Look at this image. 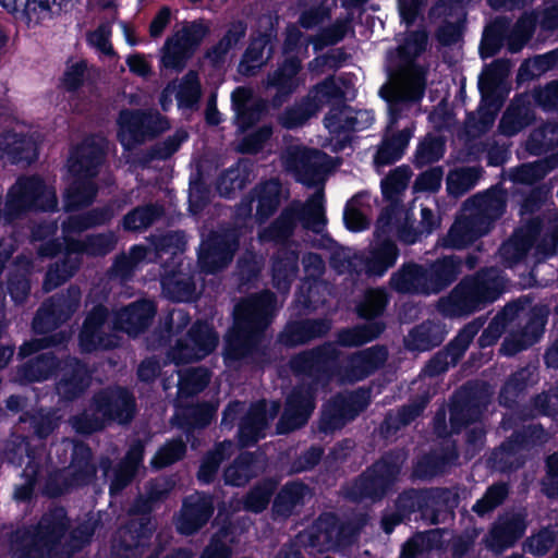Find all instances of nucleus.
<instances>
[{
	"label": "nucleus",
	"instance_id": "nucleus-57",
	"mask_svg": "<svg viewBox=\"0 0 558 558\" xmlns=\"http://www.w3.org/2000/svg\"><path fill=\"white\" fill-rule=\"evenodd\" d=\"M194 52L179 38V33L168 37L165 41L161 64L166 69L182 72Z\"/></svg>",
	"mask_w": 558,
	"mask_h": 558
},
{
	"label": "nucleus",
	"instance_id": "nucleus-47",
	"mask_svg": "<svg viewBox=\"0 0 558 558\" xmlns=\"http://www.w3.org/2000/svg\"><path fill=\"white\" fill-rule=\"evenodd\" d=\"M386 329L384 322H366L353 327L342 328L337 332V347L355 348L377 339Z\"/></svg>",
	"mask_w": 558,
	"mask_h": 558
},
{
	"label": "nucleus",
	"instance_id": "nucleus-50",
	"mask_svg": "<svg viewBox=\"0 0 558 558\" xmlns=\"http://www.w3.org/2000/svg\"><path fill=\"white\" fill-rule=\"evenodd\" d=\"M418 512L421 518L426 521L427 501L426 488H408L399 494L396 500V512L393 519L396 523H401L410 519L413 513Z\"/></svg>",
	"mask_w": 558,
	"mask_h": 558
},
{
	"label": "nucleus",
	"instance_id": "nucleus-4",
	"mask_svg": "<svg viewBox=\"0 0 558 558\" xmlns=\"http://www.w3.org/2000/svg\"><path fill=\"white\" fill-rule=\"evenodd\" d=\"M323 201V193L317 192L305 205L287 206L264 230L262 238L275 243H286L294 234L299 222L305 230L320 233L327 225Z\"/></svg>",
	"mask_w": 558,
	"mask_h": 558
},
{
	"label": "nucleus",
	"instance_id": "nucleus-31",
	"mask_svg": "<svg viewBox=\"0 0 558 558\" xmlns=\"http://www.w3.org/2000/svg\"><path fill=\"white\" fill-rule=\"evenodd\" d=\"M429 295L439 294L454 283L461 275L458 255H444L426 266Z\"/></svg>",
	"mask_w": 558,
	"mask_h": 558
},
{
	"label": "nucleus",
	"instance_id": "nucleus-60",
	"mask_svg": "<svg viewBox=\"0 0 558 558\" xmlns=\"http://www.w3.org/2000/svg\"><path fill=\"white\" fill-rule=\"evenodd\" d=\"M446 153V142L438 135H426L416 146L413 165L416 169L439 161Z\"/></svg>",
	"mask_w": 558,
	"mask_h": 558
},
{
	"label": "nucleus",
	"instance_id": "nucleus-10",
	"mask_svg": "<svg viewBox=\"0 0 558 558\" xmlns=\"http://www.w3.org/2000/svg\"><path fill=\"white\" fill-rule=\"evenodd\" d=\"M501 293L497 281L483 271L464 277L453 289L450 301L458 314L470 315L495 302Z\"/></svg>",
	"mask_w": 558,
	"mask_h": 558
},
{
	"label": "nucleus",
	"instance_id": "nucleus-30",
	"mask_svg": "<svg viewBox=\"0 0 558 558\" xmlns=\"http://www.w3.org/2000/svg\"><path fill=\"white\" fill-rule=\"evenodd\" d=\"M526 527L524 513L514 512L501 518L489 531V546L499 551L513 547L522 538Z\"/></svg>",
	"mask_w": 558,
	"mask_h": 558
},
{
	"label": "nucleus",
	"instance_id": "nucleus-2",
	"mask_svg": "<svg viewBox=\"0 0 558 558\" xmlns=\"http://www.w3.org/2000/svg\"><path fill=\"white\" fill-rule=\"evenodd\" d=\"M70 519L63 507L45 512L36 524L17 530L12 541L15 558H65L62 542Z\"/></svg>",
	"mask_w": 558,
	"mask_h": 558
},
{
	"label": "nucleus",
	"instance_id": "nucleus-25",
	"mask_svg": "<svg viewBox=\"0 0 558 558\" xmlns=\"http://www.w3.org/2000/svg\"><path fill=\"white\" fill-rule=\"evenodd\" d=\"M507 191L500 183H497L482 193L473 195L468 202L475 209L473 213L476 217L486 222L490 230L499 220L507 209Z\"/></svg>",
	"mask_w": 558,
	"mask_h": 558
},
{
	"label": "nucleus",
	"instance_id": "nucleus-29",
	"mask_svg": "<svg viewBox=\"0 0 558 558\" xmlns=\"http://www.w3.org/2000/svg\"><path fill=\"white\" fill-rule=\"evenodd\" d=\"M485 223L474 214L458 219L450 227L446 236H444L441 245L445 248H465L490 231Z\"/></svg>",
	"mask_w": 558,
	"mask_h": 558
},
{
	"label": "nucleus",
	"instance_id": "nucleus-21",
	"mask_svg": "<svg viewBox=\"0 0 558 558\" xmlns=\"http://www.w3.org/2000/svg\"><path fill=\"white\" fill-rule=\"evenodd\" d=\"M301 70V59L298 56H289L278 63L274 72L268 74L267 84L276 90L269 101L272 109L281 108L298 90L302 84L299 76Z\"/></svg>",
	"mask_w": 558,
	"mask_h": 558
},
{
	"label": "nucleus",
	"instance_id": "nucleus-17",
	"mask_svg": "<svg viewBox=\"0 0 558 558\" xmlns=\"http://www.w3.org/2000/svg\"><path fill=\"white\" fill-rule=\"evenodd\" d=\"M54 377L57 395L68 402L80 399L92 384V371L88 364L70 354L62 357Z\"/></svg>",
	"mask_w": 558,
	"mask_h": 558
},
{
	"label": "nucleus",
	"instance_id": "nucleus-24",
	"mask_svg": "<svg viewBox=\"0 0 558 558\" xmlns=\"http://www.w3.org/2000/svg\"><path fill=\"white\" fill-rule=\"evenodd\" d=\"M218 407L214 403L202 401L186 404L173 417V424L182 430L187 441L195 439L196 430H204L216 418Z\"/></svg>",
	"mask_w": 558,
	"mask_h": 558
},
{
	"label": "nucleus",
	"instance_id": "nucleus-7",
	"mask_svg": "<svg viewBox=\"0 0 558 558\" xmlns=\"http://www.w3.org/2000/svg\"><path fill=\"white\" fill-rule=\"evenodd\" d=\"M340 350L331 341H325L314 348L293 354L288 366L296 377L311 379L315 387L329 384L339 373Z\"/></svg>",
	"mask_w": 558,
	"mask_h": 558
},
{
	"label": "nucleus",
	"instance_id": "nucleus-48",
	"mask_svg": "<svg viewBox=\"0 0 558 558\" xmlns=\"http://www.w3.org/2000/svg\"><path fill=\"white\" fill-rule=\"evenodd\" d=\"M457 458L454 451L432 450L420 457L413 464L412 476L417 480H429L442 474L447 466Z\"/></svg>",
	"mask_w": 558,
	"mask_h": 558
},
{
	"label": "nucleus",
	"instance_id": "nucleus-19",
	"mask_svg": "<svg viewBox=\"0 0 558 558\" xmlns=\"http://www.w3.org/2000/svg\"><path fill=\"white\" fill-rule=\"evenodd\" d=\"M157 305L153 300L142 298L119 308L112 320V328L136 338L144 333L153 324Z\"/></svg>",
	"mask_w": 558,
	"mask_h": 558
},
{
	"label": "nucleus",
	"instance_id": "nucleus-26",
	"mask_svg": "<svg viewBox=\"0 0 558 558\" xmlns=\"http://www.w3.org/2000/svg\"><path fill=\"white\" fill-rule=\"evenodd\" d=\"M13 187L34 211L58 210L57 195L54 191L47 187L41 177L35 174L20 178Z\"/></svg>",
	"mask_w": 558,
	"mask_h": 558
},
{
	"label": "nucleus",
	"instance_id": "nucleus-45",
	"mask_svg": "<svg viewBox=\"0 0 558 558\" xmlns=\"http://www.w3.org/2000/svg\"><path fill=\"white\" fill-rule=\"evenodd\" d=\"M326 153L317 148H304L295 157V172L298 181L306 186H314L325 172L324 160Z\"/></svg>",
	"mask_w": 558,
	"mask_h": 558
},
{
	"label": "nucleus",
	"instance_id": "nucleus-49",
	"mask_svg": "<svg viewBox=\"0 0 558 558\" xmlns=\"http://www.w3.org/2000/svg\"><path fill=\"white\" fill-rule=\"evenodd\" d=\"M256 456L251 451L240 452L235 459L223 470L226 485L233 487L245 486L256 476Z\"/></svg>",
	"mask_w": 558,
	"mask_h": 558
},
{
	"label": "nucleus",
	"instance_id": "nucleus-64",
	"mask_svg": "<svg viewBox=\"0 0 558 558\" xmlns=\"http://www.w3.org/2000/svg\"><path fill=\"white\" fill-rule=\"evenodd\" d=\"M202 97V84L198 74L190 70L181 80L175 94L179 108L195 109Z\"/></svg>",
	"mask_w": 558,
	"mask_h": 558
},
{
	"label": "nucleus",
	"instance_id": "nucleus-46",
	"mask_svg": "<svg viewBox=\"0 0 558 558\" xmlns=\"http://www.w3.org/2000/svg\"><path fill=\"white\" fill-rule=\"evenodd\" d=\"M411 137L412 131L410 129H403L390 136H384L374 154L375 166L386 167L399 161L403 157Z\"/></svg>",
	"mask_w": 558,
	"mask_h": 558
},
{
	"label": "nucleus",
	"instance_id": "nucleus-51",
	"mask_svg": "<svg viewBox=\"0 0 558 558\" xmlns=\"http://www.w3.org/2000/svg\"><path fill=\"white\" fill-rule=\"evenodd\" d=\"M2 151L14 165L32 163L37 159V148L33 138L25 134L9 133L3 136Z\"/></svg>",
	"mask_w": 558,
	"mask_h": 558
},
{
	"label": "nucleus",
	"instance_id": "nucleus-13",
	"mask_svg": "<svg viewBox=\"0 0 558 558\" xmlns=\"http://www.w3.org/2000/svg\"><path fill=\"white\" fill-rule=\"evenodd\" d=\"M219 338L215 328L206 320L197 319L185 337L177 340L171 355L175 364L201 361L214 352Z\"/></svg>",
	"mask_w": 558,
	"mask_h": 558
},
{
	"label": "nucleus",
	"instance_id": "nucleus-44",
	"mask_svg": "<svg viewBox=\"0 0 558 558\" xmlns=\"http://www.w3.org/2000/svg\"><path fill=\"white\" fill-rule=\"evenodd\" d=\"M104 151L95 144H84L77 146L70 158V172L73 175H82L95 179L98 174L99 167L104 162Z\"/></svg>",
	"mask_w": 558,
	"mask_h": 558
},
{
	"label": "nucleus",
	"instance_id": "nucleus-33",
	"mask_svg": "<svg viewBox=\"0 0 558 558\" xmlns=\"http://www.w3.org/2000/svg\"><path fill=\"white\" fill-rule=\"evenodd\" d=\"M425 81L418 77L412 81L403 90L390 88L387 92L384 87L379 94L388 104V123L396 124L402 117L404 107L409 104L420 102L424 97Z\"/></svg>",
	"mask_w": 558,
	"mask_h": 558
},
{
	"label": "nucleus",
	"instance_id": "nucleus-32",
	"mask_svg": "<svg viewBox=\"0 0 558 558\" xmlns=\"http://www.w3.org/2000/svg\"><path fill=\"white\" fill-rule=\"evenodd\" d=\"M388 357L385 345L376 344L350 355L345 367L352 380H363L379 369Z\"/></svg>",
	"mask_w": 558,
	"mask_h": 558
},
{
	"label": "nucleus",
	"instance_id": "nucleus-38",
	"mask_svg": "<svg viewBox=\"0 0 558 558\" xmlns=\"http://www.w3.org/2000/svg\"><path fill=\"white\" fill-rule=\"evenodd\" d=\"M257 203L255 219L259 223L266 222L275 215L281 203L282 185L279 179L271 178L257 183L251 191Z\"/></svg>",
	"mask_w": 558,
	"mask_h": 558
},
{
	"label": "nucleus",
	"instance_id": "nucleus-20",
	"mask_svg": "<svg viewBox=\"0 0 558 558\" xmlns=\"http://www.w3.org/2000/svg\"><path fill=\"white\" fill-rule=\"evenodd\" d=\"M331 327L332 322L327 317L290 319L278 332L276 342L283 348L294 349L324 338Z\"/></svg>",
	"mask_w": 558,
	"mask_h": 558
},
{
	"label": "nucleus",
	"instance_id": "nucleus-53",
	"mask_svg": "<svg viewBox=\"0 0 558 558\" xmlns=\"http://www.w3.org/2000/svg\"><path fill=\"white\" fill-rule=\"evenodd\" d=\"M163 208L157 204L138 205L126 213L121 221L124 231L146 230L161 218Z\"/></svg>",
	"mask_w": 558,
	"mask_h": 558
},
{
	"label": "nucleus",
	"instance_id": "nucleus-55",
	"mask_svg": "<svg viewBox=\"0 0 558 558\" xmlns=\"http://www.w3.org/2000/svg\"><path fill=\"white\" fill-rule=\"evenodd\" d=\"M278 485L279 482L276 477H265L258 481L244 496V508L253 513L266 510Z\"/></svg>",
	"mask_w": 558,
	"mask_h": 558
},
{
	"label": "nucleus",
	"instance_id": "nucleus-5",
	"mask_svg": "<svg viewBox=\"0 0 558 558\" xmlns=\"http://www.w3.org/2000/svg\"><path fill=\"white\" fill-rule=\"evenodd\" d=\"M157 506L146 495L136 497L129 520L118 530V546L129 558L142 556L156 531L153 512Z\"/></svg>",
	"mask_w": 558,
	"mask_h": 558
},
{
	"label": "nucleus",
	"instance_id": "nucleus-8",
	"mask_svg": "<svg viewBox=\"0 0 558 558\" xmlns=\"http://www.w3.org/2000/svg\"><path fill=\"white\" fill-rule=\"evenodd\" d=\"M118 141L131 150L147 140H153L169 129V121L158 111L122 109L118 119Z\"/></svg>",
	"mask_w": 558,
	"mask_h": 558
},
{
	"label": "nucleus",
	"instance_id": "nucleus-42",
	"mask_svg": "<svg viewBox=\"0 0 558 558\" xmlns=\"http://www.w3.org/2000/svg\"><path fill=\"white\" fill-rule=\"evenodd\" d=\"M73 480L77 481L82 488L90 485L97 477V465L94 462V453L88 444L76 440L73 444L69 466Z\"/></svg>",
	"mask_w": 558,
	"mask_h": 558
},
{
	"label": "nucleus",
	"instance_id": "nucleus-1",
	"mask_svg": "<svg viewBox=\"0 0 558 558\" xmlns=\"http://www.w3.org/2000/svg\"><path fill=\"white\" fill-rule=\"evenodd\" d=\"M277 296L269 290L252 294L233 310V322L223 337L226 365H251L263 368L271 362L266 331L271 325Z\"/></svg>",
	"mask_w": 558,
	"mask_h": 558
},
{
	"label": "nucleus",
	"instance_id": "nucleus-28",
	"mask_svg": "<svg viewBox=\"0 0 558 558\" xmlns=\"http://www.w3.org/2000/svg\"><path fill=\"white\" fill-rule=\"evenodd\" d=\"M62 359L53 352H41L16 366L15 378L23 385L43 383L54 377Z\"/></svg>",
	"mask_w": 558,
	"mask_h": 558
},
{
	"label": "nucleus",
	"instance_id": "nucleus-40",
	"mask_svg": "<svg viewBox=\"0 0 558 558\" xmlns=\"http://www.w3.org/2000/svg\"><path fill=\"white\" fill-rule=\"evenodd\" d=\"M400 251L390 238L377 239L364 259L365 272L369 277H383L389 268L393 267Z\"/></svg>",
	"mask_w": 558,
	"mask_h": 558
},
{
	"label": "nucleus",
	"instance_id": "nucleus-12",
	"mask_svg": "<svg viewBox=\"0 0 558 558\" xmlns=\"http://www.w3.org/2000/svg\"><path fill=\"white\" fill-rule=\"evenodd\" d=\"M239 248V238L231 231H210L202 239L197 251V263L202 272L214 275L225 269Z\"/></svg>",
	"mask_w": 558,
	"mask_h": 558
},
{
	"label": "nucleus",
	"instance_id": "nucleus-6",
	"mask_svg": "<svg viewBox=\"0 0 558 558\" xmlns=\"http://www.w3.org/2000/svg\"><path fill=\"white\" fill-rule=\"evenodd\" d=\"M372 402L369 387H359L351 391L337 392L323 404L317 420V432L325 436L333 435L353 422Z\"/></svg>",
	"mask_w": 558,
	"mask_h": 558
},
{
	"label": "nucleus",
	"instance_id": "nucleus-41",
	"mask_svg": "<svg viewBox=\"0 0 558 558\" xmlns=\"http://www.w3.org/2000/svg\"><path fill=\"white\" fill-rule=\"evenodd\" d=\"M426 521L430 524H438L448 515L454 514L460 497L449 487H429L426 488Z\"/></svg>",
	"mask_w": 558,
	"mask_h": 558
},
{
	"label": "nucleus",
	"instance_id": "nucleus-22",
	"mask_svg": "<svg viewBox=\"0 0 558 558\" xmlns=\"http://www.w3.org/2000/svg\"><path fill=\"white\" fill-rule=\"evenodd\" d=\"M269 102L255 98L251 88L238 86L231 93V108L234 112L233 123L238 131L245 133L267 114Z\"/></svg>",
	"mask_w": 558,
	"mask_h": 558
},
{
	"label": "nucleus",
	"instance_id": "nucleus-63",
	"mask_svg": "<svg viewBox=\"0 0 558 558\" xmlns=\"http://www.w3.org/2000/svg\"><path fill=\"white\" fill-rule=\"evenodd\" d=\"M548 316V307L546 305L536 304L530 308L524 326L518 330L521 337H524L532 347L544 336Z\"/></svg>",
	"mask_w": 558,
	"mask_h": 558
},
{
	"label": "nucleus",
	"instance_id": "nucleus-43",
	"mask_svg": "<svg viewBox=\"0 0 558 558\" xmlns=\"http://www.w3.org/2000/svg\"><path fill=\"white\" fill-rule=\"evenodd\" d=\"M98 194V185L94 179L73 175V180L63 193V209L72 213L92 205Z\"/></svg>",
	"mask_w": 558,
	"mask_h": 558
},
{
	"label": "nucleus",
	"instance_id": "nucleus-37",
	"mask_svg": "<svg viewBox=\"0 0 558 558\" xmlns=\"http://www.w3.org/2000/svg\"><path fill=\"white\" fill-rule=\"evenodd\" d=\"M311 494L307 484L300 480H292L284 483L272 500L271 510L278 518H290L298 507L305 505L306 497Z\"/></svg>",
	"mask_w": 558,
	"mask_h": 558
},
{
	"label": "nucleus",
	"instance_id": "nucleus-54",
	"mask_svg": "<svg viewBox=\"0 0 558 558\" xmlns=\"http://www.w3.org/2000/svg\"><path fill=\"white\" fill-rule=\"evenodd\" d=\"M165 295L172 302H190L195 299L196 284L192 276L173 272L161 280Z\"/></svg>",
	"mask_w": 558,
	"mask_h": 558
},
{
	"label": "nucleus",
	"instance_id": "nucleus-62",
	"mask_svg": "<svg viewBox=\"0 0 558 558\" xmlns=\"http://www.w3.org/2000/svg\"><path fill=\"white\" fill-rule=\"evenodd\" d=\"M80 488L82 487L73 480L70 469L61 468L48 473L43 494L48 498H59Z\"/></svg>",
	"mask_w": 558,
	"mask_h": 558
},
{
	"label": "nucleus",
	"instance_id": "nucleus-14",
	"mask_svg": "<svg viewBox=\"0 0 558 558\" xmlns=\"http://www.w3.org/2000/svg\"><path fill=\"white\" fill-rule=\"evenodd\" d=\"M486 405L484 389L468 381L452 396L449 408L451 432L460 434L469 425L480 421Z\"/></svg>",
	"mask_w": 558,
	"mask_h": 558
},
{
	"label": "nucleus",
	"instance_id": "nucleus-56",
	"mask_svg": "<svg viewBox=\"0 0 558 558\" xmlns=\"http://www.w3.org/2000/svg\"><path fill=\"white\" fill-rule=\"evenodd\" d=\"M534 120V113L525 104H511L504 112L498 129L502 135L513 136L529 126Z\"/></svg>",
	"mask_w": 558,
	"mask_h": 558
},
{
	"label": "nucleus",
	"instance_id": "nucleus-18",
	"mask_svg": "<svg viewBox=\"0 0 558 558\" xmlns=\"http://www.w3.org/2000/svg\"><path fill=\"white\" fill-rule=\"evenodd\" d=\"M145 448L141 441L129 447L124 457L114 465L109 458H102L100 468L106 477L110 478L109 494L117 496L121 494L135 480L140 469L143 466Z\"/></svg>",
	"mask_w": 558,
	"mask_h": 558
},
{
	"label": "nucleus",
	"instance_id": "nucleus-11",
	"mask_svg": "<svg viewBox=\"0 0 558 558\" xmlns=\"http://www.w3.org/2000/svg\"><path fill=\"white\" fill-rule=\"evenodd\" d=\"M316 392L313 384H299L291 389L276 425L277 434L286 435L307 424L316 407Z\"/></svg>",
	"mask_w": 558,
	"mask_h": 558
},
{
	"label": "nucleus",
	"instance_id": "nucleus-3",
	"mask_svg": "<svg viewBox=\"0 0 558 558\" xmlns=\"http://www.w3.org/2000/svg\"><path fill=\"white\" fill-rule=\"evenodd\" d=\"M405 460L407 454L400 449L385 451L353 481L349 498L373 504L384 500L395 492Z\"/></svg>",
	"mask_w": 558,
	"mask_h": 558
},
{
	"label": "nucleus",
	"instance_id": "nucleus-61",
	"mask_svg": "<svg viewBox=\"0 0 558 558\" xmlns=\"http://www.w3.org/2000/svg\"><path fill=\"white\" fill-rule=\"evenodd\" d=\"M412 171L409 166H399L391 170L380 182L383 198L391 204L398 203L400 195L409 185Z\"/></svg>",
	"mask_w": 558,
	"mask_h": 558
},
{
	"label": "nucleus",
	"instance_id": "nucleus-9",
	"mask_svg": "<svg viewBox=\"0 0 558 558\" xmlns=\"http://www.w3.org/2000/svg\"><path fill=\"white\" fill-rule=\"evenodd\" d=\"M81 299V289L74 284L49 296L33 317V332L43 337L58 332L57 329L70 320L78 310Z\"/></svg>",
	"mask_w": 558,
	"mask_h": 558
},
{
	"label": "nucleus",
	"instance_id": "nucleus-36",
	"mask_svg": "<svg viewBox=\"0 0 558 558\" xmlns=\"http://www.w3.org/2000/svg\"><path fill=\"white\" fill-rule=\"evenodd\" d=\"M268 427L267 410L264 402L252 404L238 424V441L241 447H252L265 437Z\"/></svg>",
	"mask_w": 558,
	"mask_h": 558
},
{
	"label": "nucleus",
	"instance_id": "nucleus-23",
	"mask_svg": "<svg viewBox=\"0 0 558 558\" xmlns=\"http://www.w3.org/2000/svg\"><path fill=\"white\" fill-rule=\"evenodd\" d=\"M215 511L210 495L197 494L184 498L177 520V531L184 536H192L201 531L210 520Z\"/></svg>",
	"mask_w": 558,
	"mask_h": 558
},
{
	"label": "nucleus",
	"instance_id": "nucleus-52",
	"mask_svg": "<svg viewBox=\"0 0 558 558\" xmlns=\"http://www.w3.org/2000/svg\"><path fill=\"white\" fill-rule=\"evenodd\" d=\"M533 384V373L529 367H521L512 373L501 386L498 401L499 404L512 409L518 399L523 396L526 389Z\"/></svg>",
	"mask_w": 558,
	"mask_h": 558
},
{
	"label": "nucleus",
	"instance_id": "nucleus-16",
	"mask_svg": "<svg viewBox=\"0 0 558 558\" xmlns=\"http://www.w3.org/2000/svg\"><path fill=\"white\" fill-rule=\"evenodd\" d=\"M92 405L105 423L129 424L136 413V400L126 387H106L94 393Z\"/></svg>",
	"mask_w": 558,
	"mask_h": 558
},
{
	"label": "nucleus",
	"instance_id": "nucleus-27",
	"mask_svg": "<svg viewBox=\"0 0 558 558\" xmlns=\"http://www.w3.org/2000/svg\"><path fill=\"white\" fill-rule=\"evenodd\" d=\"M389 286L401 294L428 296L426 266L412 260L403 263L392 272Z\"/></svg>",
	"mask_w": 558,
	"mask_h": 558
},
{
	"label": "nucleus",
	"instance_id": "nucleus-59",
	"mask_svg": "<svg viewBox=\"0 0 558 558\" xmlns=\"http://www.w3.org/2000/svg\"><path fill=\"white\" fill-rule=\"evenodd\" d=\"M317 112V105L312 99L302 97L282 111L278 122L283 129L294 130L304 125Z\"/></svg>",
	"mask_w": 558,
	"mask_h": 558
},
{
	"label": "nucleus",
	"instance_id": "nucleus-58",
	"mask_svg": "<svg viewBox=\"0 0 558 558\" xmlns=\"http://www.w3.org/2000/svg\"><path fill=\"white\" fill-rule=\"evenodd\" d=\"M82 260L81 256L62 253L60 259L47 270L44 281L45 289L51 290L71 279L78 271Z\"/></svg>",
	"mask_w": 558,
	"mask_h": 558
},
{
	"label": "nucleus",
	"instance_id": "nucleus-34",
	"mask_svg": "<svg viewBox=\"0 0 558 558\" xmlns=\"http://www.w3.org/2000/svg\"><path fill=\"white\" fill-rule=\"evenodd\" d=\"M447 331L437 322L427 319L410 329L404 337V347L410 352H426L439 347Z\"/></svg>",
	"mask_w": 558,
	"mask_h": 558
},
{
	"label": "nucleus",
	"instance_id": "nucleus-35",
	"mask_svg": "<svg viewBox=\"0 0 558 558\" xmlns=\"http://www.w3.org/2000/svg\"><path fill=\"white\" fill-rule=\"evenodd\" d=\"M299 252L283 245L271 258L272 284L278 291H288L299 272Z\"/></svg>",
	"mask_w": 558,
	"mask_h": 558
},
{
	"label": "nucleus",
	"instance_id": "nucleus-39",
	"mask_svg": "<svg viewBox=\"0 0 558 558\" xmlns=\"http://www.w3.org/2000/svg\"><path fill=\"white\" fill-rule=\"evenodd\" d=\"M427 43L428 35L424 29L411 32L404 44L397 48V57L400 63L389 68V78L402 81L407 74V65L413 64L414 59L426 50Z\"/></svg>",
	"mask_w": 558,
	"mask_h": 558
},
{
	"label": "nucleus",
	"instance_id": "nucleus-15",
	"mask_svg": "<svg viewBox=\"0 0 558 558\" xmlns=\"http://www.w3.org/2000/svg\"><path fill=\"white\" fill-rule=\"evenodd\" d=\"M109 308L98 303L86 314L78 332V347L82 353H93L99 350H111L117 347L114 330L110 327Z\"/></svg>",
	"mask_w": 558,
	"mask_h": 558
}]
</instances>
